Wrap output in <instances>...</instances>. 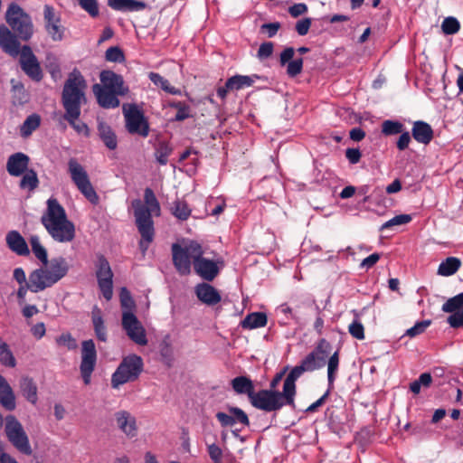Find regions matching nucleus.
<instances>
[{
  "instance_id": "4c0bfd02",
  "label": "nucleus",
  "mask_w": 463,
  "mask_h": 463,
  "mask_svg": "<svg viewBox=\"0 0 463 463\" xmlns=\"http://www.w3.org/2000/svg\"><path fill=\"white\" fill-rule=\"evenodd\" d=\"M19 187L29 192L34 191L39 185V179L33 169H29L22 175Z\"/></svg>"
},
{
  "instance_id": "473e14b6",
  "label": "nucleus",
  "mask_w": 463,
  "mask_h": 463,
  "mask_svg": "<svg viewBox=\"0 0 463 463\" xmlns=\"http://www.w3.org/2000/svg\"><path fill=\"white\" fill-rule=\"evenodd\" d=\"M232 386L236 393L247 394L250 400L255 392L252 381L246 376H238L232 379Z\"/></svg>"
},
{
  "instance_id": "6ab92c4d",
  "label": "nucleus",
  "mask_w": 463,
  "mask_h": 463,
  "mask_svg": "<svg viewBox=\"0 0 463 463\" xmlns=\"http://www.w3.org/2000/svg\"><path fill=\"white\" fill-rule=\"evenodd\" d=\"M30 158L27 155L17 152L11 155L6 162V170L12 176H21L28 169Z\"/></svg>"
},
{
  "instance_id": "423d86ee",
  "label": "nucleus",
  "mask_w": 463,
  "mask_h": 463,
  "mask_svg": "<svg viewBox=\"0 0 463 463\" xmlns=\"http://www.w3.org/2000/svg\"><path fill=\"white\" fill-rule=\"evenodd\" d=\"M68 173L73 184L86 199L91 203L97 204L99 203V195L90 183L87 171L76 158L69 160Z\"/></svg>"
},
{
  "instance_id": "2f4dec72",
  "label": "nucleus",
  "mask_w": 463,
  "mask_h": 463,
  "mask_svg": "<svg viewBox=\"0 0 463 463\" xmlns=\"http://www.w3.org/2000/svg\"><path fill=\"white\" fill-rule=\"evenodd\" d=\"M108 5L117 11H139L146 7V4L137 0H108Z\"/></svg>"
},
{
  "instance_id": "f8f14e48",
  "label": "nucleus",
  "mask_w": 463,
  "mask_h": 463,
  "mask_svg": "<svg viewBox=\"0 0 463 463\" xmlns=\"http://www.w3.org/2000/svg\"><path fill=\"white\" fill-rule=\"evenodd\" d=\"M97 363V352L93 340H86L81 344V362L80 371L86 385L90 383L91 374Z\"/></svg>"
},
{
  "instance_id": "f257e3e1",
  "label": "nucleus",
  "mask_w": 463,
  "mask_h": 463,
  "mask_svg": "<svg viewBox=\"0 0 463 463\" xmlns=\"http://www.w3.org/2000/svg\"><path fill=\"white\" fill-rule=\"evenodd\" d=\"M86 80L78 70H73L66 80L62 93L61 103L65 113L63 118L79 133L89 135L88 126L78 121L80 116V107L86 102Z\"/></svg>"
},
{
  "instance_id": "a18cd8bd",
  "label": "nucleus",
  "mask_w": 463,
  "mask_h": 463,
  "mask_svg": "<svg viewBox=\"0 0 463 463\" xmlns=\"http://www.w3.org/2000/svg\"><path fill=\"white\" fill-rule=\"evenodd\" d=\"M41 118L37 114H32L24 120L21 127V134L23 137L30 136L33 130L40 126Z\"/></svg>"
},
{
  "instance_id": "ea45409f",
  "label": "nucleus",
  "mask_w": 463,
  "mask_h": 463,
  "mask_svg": "<svg viewBox=\"0 0 463 463\" xmlns=\"http://www.w3.org/2000/svg\"><path fill=\"white\" fill-rule=\"evenodd\" d=\"M149 80L157 87H160L162 90H164L165 92L176 95L180 94V90L173 86L170 85L169 81L163 78L160 74L156 72H150Z\"/></svg>"
},
{
  "instance_id": "a19ab883",
  "label": "nucleus",
  "mask_w": 463,
  "mask_h": 463,
  "mask_svg": "<svg viewBox=\"0 0 463 463\" xmlns=\"http://www.w3.org/2000/svg\"><path fill=\"white\" fill-rule=\"evenodd\" d=\"M30 244L32 251L35 257L43 262V264H48V255L46 249L41 244L40 239L36 235H33L30 238Z\"/></svg>"
},
{
  "instance_id": "774afa93",
  "label": "nucleus",
  "mask_w": 463,
  "mask_h": 463,
  "mask_svg": "<svg viewBox=\"0 0 463 463\" xmlns=\"http://www.w3.org/2000/svg\"><path fill=\"white\" fill-rule=\"evenodd\" d=\"M307 12V6L306 4L299 3L294 4L288 8V13L292 17H298Z\"/></svg>"
},
{
  "instance_id": "c756f323",
  "label": "nucleus",
  "mask_w": 463,
  "mask_h": 463,
  "mask_svg": "<svg viewBox=\"0 0 463 463\" xmlns=\"http://www.w3.org/2000/svg\"><path fill=\"white\" fill-rule=\"evenodd\" d=\"M0 404L7 411L15 409V397L7 381L0 374Z\"/></svg>"
},
{
  "instance_id": "09e8293b",
  "label": "nucleus",
  "mask_w": 463,
  "mask_h": 463,
  "mask_svg": "<svg viewBox=\"0 0 463 463\" xmlns=\"http://www.w3.org/2000/svg\"><path fill=\"white\" fill-rule=\"evenodd\" d=\"M338 364H339V354L338 351L335 352L329 358L327 363V379L329 385H332L335 378V373L338 370Z\"/></svg>"
},
{
  "instance_id": "f3484780",
  "label": "nucleus",
  "mask_w": 463,
  "mask_h": 463,
  "mask_svg": "<svg viewBox=\"0 0 463 463\" xmlns=\"http://www.w3.org/2000/svg\"><path fill=\"white\" fill-rule=\"evenodd\" d=\"M295 54V49L293 47H287L280 53L279 62L282 66L287 64V74L294 78L301 73L303 69V59L298 58L292 60Z\"/></svg>"
},
{
  "instance_id": "e433bc0d",
  "label": "nucleus",
  "mask_w": 463,
  "mask_h": 463,
  "mask_svg": "<svg viewBox=\"0 0 463 463\" xmlns=\"http://www.w3.org/2000/svg\"><path fill=\"white\" fill-rule=\"evenodd\" d=\"M267 316L261 312H255L249 314L246 317L241 321V325L243 328L253 329L258 327H262L267 325Z\"/></svg>"
},
{
  "instance_id": "e2e57ef3",
  "label": "nucleus",
  "mask_w": 463,
  "mask_h": 463,
  "mask_svg": "<svg viewBox=\"0 0 463 463\" xmlns=\"http://www.w3.org/2000/svg\"><path fill=\"white\" fill-rule=\"evenodd\" d=\"M173 107H175L177 109V112L175 114V120L183 121L190 117L189 107L185 104L177 102L173 104Z\"/></svg>"
},
{
  "instance_id": "0eeeda50",
  "label": "nucleus",
  "mask_w": 463,
  "mask_h": 463,
  "mask_svg": "<svg viewBox=\"0 0 463 463\" xmlns=\"http://www.w3.org/2000/svg\"><path fill=\"white\" fill-rule=\"evenodd\" d=\"M5 423V432L9 442L19 452L27 456L32 455L33 449L29 438L21 422L14 415H7Z\"/></svg>"
},
{
  "instance_id": "69168bd1",
  "label": "nucleus",
  "mask_w": 463,
  "mask_h": 463,
  "mask_svg": "<svg viewBox=\"0 0 463 463\" xmlns=\"http://www.w3.org/2000/svg\"><path fill=\"white\" fill-rule=\"evenodd\" d=\"M274 45L271 42H267L262 44H260L259 50H258V57L260 59H267L269 56H271L273 52Z\"/></svg>"
},
{
  "instance_id": "79ce46f5",
  "label": "nucleus",
  "mask_w": 463,
  "mask_h": 463,
  "mask_svg": "<svg viewBox=\"0 0 463 463\" xmlns=\"http://www.w3.org/2000/svg\"><path fill=\"white\" fill-rule=\"evenodd\" d=\"M171 212L174 216L181 221H185L191 215V209L184 201L176 200L173 203Z\"/></svg>"
},
{
  "instance_id": "c03bdc74",
  "label": "nucleus",
  "mask_w": 463,
  "mask_h": 463,
  "mask_svg": "<svg viewBox=\"0 0 463 463\" xmlns=\"http://www.w3.org/2000/svg\"><path fill=\"white\" fill-rule=\"evenodd\" d=\"M0 363L7 367H14L16 361L6 343L0 339Z\"/></svg>"
},
{
  "instance_id": "a211bd4d",
  "label": "nucleus",
  "mask_w": 463,
  "mask_h": 463,
  "mask_svg": "<svg viewBox=\"0 0 463 463\" xmlns=\"http://www.w3.org/2000/svg\"><path fill=\"white\" fill-rule=\"evenodd\" d=\"M0 47L12 57H16L21 52L16 36L4 24L0 25Z\"/></svg>"
},
{
  "instance_id": "6e6d98bb",
  "label": "nucleus",
  "mask_w": 463,
  "mask_h": 463,
  "mask_svg": "<svg viewBox=\"0 0 463 463\" xmlns=\"http://www.w3.org/2000/svg\"><path fill=\"white\" fill-rule=\"evenodd\" d=\"M106 60L112 62H122L125 56L122 50L118 46L109 47L105 53Z\"/></svg>"
},
{
  "instance_id": "9b49d317",
  "label": "nucleus",
  "mask_w": 463,
  "mask_h": 463,
  "mask_svg": "<svg viewBox=\"0 0 463 463\" xmlns=\"http://www.w3.org/2000/svg\"><path fill=\"white\" fill-rule=\"evenodd\" d=\"M121 325L128 338L138 345H146V332L134 312H122Z\"/></svg>"
},
{
  "instance_id": "393cba45",
  "label": "nucleus",
  "mask_w": 463,
  "mask_h": 463,
  "mask_svg": "<svg viewBox=\"0 0 463 463\" xmlns=\"http://www.w3.org/2000/svg\"><path fill=\"white\" fill-rule=\"evenodd\" d=\"M195 294L200 301L208 306H214L222 299L218 290L212 285L204 282L195 287Z\"/></svg>"
},
{
  "instance_id": "0e129e2a",
  "label": "nucleus",
  "mask_w": 463,
  "mask_h": 463,
  "mask_svg": "<svg viewBox=\"0 0 463 463\" xmlns=\"http://www.w3.org/2000/svg\"><path fill=\"white\" fill-rule=\"evenodd\" d=\"M311 23H312L311 18H303V19L298 21L296 24L297 33L301 36L306 35L309 31Z\"/></svg>"
},
{
  "instance_id": "c85d7f7f",
  "label": "nucleus",
  "mask_w": 463,
  "mask_h": 463,
  "mask_svg": "<svg viewBox=\"0 0 463 463\" xmlns=\"http://www.w3.org/2000/svg\"><path fill=\"white\" fill-rule=\"evenodd\" d=\"M411 135L417 142L428 145L433 138V130L427 122L418 120L413 123Z\"/></svg>"
},
{
  "instance_id": "4be33fe9",
  "label": "nucleus",
  "mask_w": 463,
  "mask_h": 463,
  "mask_svg": "<svg viewBox=\"0 0 463 463\" xmlns=\"http://www.w3.org/2000/svg\"><path fill=\"white\" fill-rule=\"evenodd\" d=\"M194 269L195 272L204 280L212 281L219 273V269L213 260L203 257L196 258Z\"/></svg>"
},
{
  "instance_id": "13d9d810",
  "label": "nucleus",
  "mask_w": 463,
  "mask_h": 463,
  "mask_svg": "<svg viewBox=\"0 0 463 463\" xmlns=\"http://www.w3.org/2000/svg\"><path fill=\"white\" fill-rule=\"evenodd\" d=\"M12 83V90L14 93V98L18 99L20 104L26 101V92L24 85L20 81H15L14 80H11Z\"/></svg>"
},
{
  "instance_id": "ddd939ff",
  "label": "nucleus",
  "mask_w": 463,
  "mask_h": 463,
  "mask_svg": "<svg viewBox=\"0 0 463 463\" xmlns=\"http://www.w3.org/2000/svg\"><path fill=\"white\" fill-rule=\"evenodd\" d=\"M96 276L103 297L107 300H110L113 295V273L104 256L99 257Z\"/></svg>"
},
{
  "instance_id": "49530a36",
  "label": "nucleus",
  "mask_w": 463,
  "mask_h": 463,
  "mask_svg": "<svg viewBox=\"0 0 463 463\" xmlns=\"http://www.w3.org/2000/svg\"><path fill=\"white\" fill-rule=\"evenodd\" d=\"M432 383V377L430 373H423L420 375L419 379L412 382L410 384V390L414 394H419L420 392L421 386L424 388L430 387Z\"/></svg>"
},
{
  "instance_id": "680f3d73",
  "label": "nucleus",
  "mask_w": 463,
  "mask_h": 463,
  "mask_svg": "<svg viewBox=\"0 0 463 463\" xmlns=\"http://www.w3.org/2000/svg\"><path fill=\"white\" fill-rule=\"evenodd\" d=\"M229 412L234 417L235 422L238 421L245 426L250 425V420L247 414L240 408L229 407Z\"/></svg>"
},
{
  "instance_id": "1a4fd4ad",
  "label": "nucleus",
  "mask_w": 463,
  "mask_h": 463,
  "mask_svg": "<svg viewBox=\"0 0 463 463\" xmlns=\"http://www.w3.org/2000/svg\"><path fill=\"white\" fill-rule=\"evenodd\" d=\"M123 115L126 121V128L130 134H137L146 137L149 134V125L143 111L136 104H123Z\"/></svg>"
},
{
  "instance_id": "aec40b11",
  "label": "nucleus",
  "mask_w": 463,
  "mask_h": 463,
  "mask_svg": "<svg viewBox=\"0 0 463 463\" xmlns=\"http://www.w3.org/2000/svg\"><path fill=\"white\" fill-rule=\"evenodd\" d=\"M28 280L30 281L31 291L34 293L43 291L54 285L52 279L44 268L36 269L31 272Z\"/></svg>"
},
{
  "instance_id": "2eb2a0df",
  "label": "nucleus",
  "mask_w": 463,
  "mask_h": 463,
  "mask_svg": "<svg viewBox=\"0 0 463 463\" xmlns=\"http://www.w3.org/2000/svg\"><path fill=\"white\" fill-rule=\"evenodd\" d=\"M445 313L451 315L447 318V322L453 328L463 326V293L449 298L441 307Z\"/></svg>"
},
{
  "instance_id": "de8ad7c7",
  "label": "nucleus",
  "mask_w": 463,
  "mask_h": 463,
  "mask_svg": "<svg viewBox=\"0 0 463 463\" xmlns=\"http://www.w3.org/2000/svg\"><path fill=\"white\" fill-rule=\"evenodd\" d=\"M404 126L394 120H384L382 124V132L385 136H392L400 134L403 131Z\"/></svg>"
},
{
  "instance_id": "4468645a",
  "label": "nucleus",
  "mask_w": 463,
  "mask_h": 463,
  "mask_svg": "<svg viewBox=\"0 0 463 463\" xmlns=\"http://www.w3.org/2000/svg\"><path fill=\"white\" fill-rule=\"evenodd\" d=\"M19 62L24 72L33 80L40 81L43 79L40 63L30 46L21 48Z\"/></svg>"
},
{
  "instance_id": "f704fd0d",
  "label": "nucleus",
  "mask_w": 463,
  "mask_h": 463,
  "mask_svg": "<svg viewBox=\"0 0 463 463\" xmlns=\"http://www.w3.org/2000/svg\"><path fill=\"white\" fill-rule=\"evenodd\" d=\"M257 78V75H235L227 80V88L232 90V91L240 90L252 86L255 81L254 79Z\"/></svg>"
},
{
  "instance_id": "8fccbe9b",
  "label": "nucleus",
  "mask_w": 463,
  "mask_h": 463,
  "mask_svg": "<svg viewBox=\"0 0 463 463\" xmlns=\"http://www.w3.org/2000/svg\"><path fill=\"white\" fill-rule=\"evenodd\" d=\"M441 29L445 34H455L459 31L460 24L457 18L449 16L443 20L441 24Z\"/></svg>"
},
{
  "instance_id": "bf43d9fd",
  "label": "nucleus",
  "mask_w": 463,
  "mask_h": 463,
  "mask_svg": "<svg viewBox=\"0 0 463 463\" xmlns=\"http://www.w3.org/2000/svg\"><path fill=\"white\" fill-rule=\"evenodd\" d=\"M45 26L49 35L53 41H61L62 39V28L59 24V20L46 24Z\"/></svg>"
},
{
  "instance_id": "7c9ffc66",
  "label": "nucleus",
  "mask_w": 463,
  "mask_h": 463,
  "mask_svg": "<svg viewBox=\"0 0 463 463\" xmlns=\"http://www.w3.org/2000/svg\"><path fill=\"white\" fill-rule=\"evenodd\" d=\"M98 133L104 145L110 150L118 146V139L115 132L107 123L100 121L98 124Z\"/></svg>"
},
{
  "instance_id": "cd10ccee",
  "label": "nucleus",
  "mask_w": 463,
  "mask_h": 463,
  "mask_svg": "<svg viewBox=\"0 0 463 463\" xmlns=\"http://www.w3.org/2000/svg\"><path fill=\"white\" fill-rule=\"evenodd\" d=\"M45 266L44 269H47L54 284L64 278L69 271V264L63 257L52 259L49 266Z\"/></svg>"
},
{
  "instance_id": "3c124183",
  "label": "nucleus",
  "mask_w": 463,
  "mask_h": 463,
  "mask_svg": "<svg viewBox=\"0 0 463 463\" xmlns=\"http://www.w3.org/2000/svg\"><path fill=\"white\" fill-rule=\"evenodd\" d=\"M119 297L123 312H133L134 308L136 307V304L130 295V292L126 288H122Z\"/></svg>"
},
{
  "instance_id": "b1692460",
  "label": "nucleus",
  "mask_w": 463,
  "mask_h": 463,
  "mask_svg": "<svg viewBox=\"0 0 463 463\" xmlns=\"http://www.w3.org/2000/svg\"><path fill=\"white\" fill-rule=\"evenodd\" d=\"M93 93L99 105L104 109H114L119 106V99H118L119 95L112 90L101 88L99 84L93 86Z\"/></svg>"
},
{
  "instance_id": "5fc2aeb1",
  "label": "nucleus",
  "mask_w": 463,
  "mask_h": 463,
  "mask_svg": "<svg viewBox=\"0 0 463 463\" xmlns=\"http://www.w3.org/2000/svg\"><path fill=\"white\" fill-rule=\"evenodd\" d=\"M411 221V216L409 214L396 215L393 218H392L391 220L384 222L382 225L381 230L383 231V230L389 229L393 226L406 224V223L410 222Z\"/></svg>"
},
{
  "instance_id": "a878e982",
  "label": "nucleus",
  "mask_w": 463,
  "mask_h": 463,
  "mask_svg": "<svg viewBox=\"0 0 463 463\" xmlns=\"http://www.w3.org/2000/svg\"><path fill=\"white\" fill-rule=\"evenodd\" d=\"M115 420L118 427L128 437L133 438L137 435L136 419L127 411H119L115 413Z\"/></svg>"
},
{
  "instance_id": "dca6fc26",
  "label": "nucleus",
  "mask_w": 463,
  "mask_h": 463,
  "mask_svg": "<svg viewBox=\"0 0 463 463\" xmlns=\"http://www.w3.org/2000/svg\"><path fill=\"white\" fill-rule=\"evenodd\" d=\"M101 88L112 90L120 96L128 92V88L124 85L122 76L111 71H103L100 73Z\"/></svg>"
},
{
  "instance_id": "6e6552de",
  "label": "nucleus",
  "mask_w": 463,
  "mask_h": 463,
  "mask_svg": "<svg viewBox=\"0 0 463 463\" xmlns=\"http://www.w3.org/2000/svg\"><path fill=\"white\" fill-rule=\"evenodd\" d=\"M6 22L15 33L16 36L24 41H27L33 34V24L31 18L23 9L12 4L6 11Z\"/></svg>"
},
{
  "instance_id": "37998d69",
  "label": "nucleus",
  "mask_w": 463,
  "mask_h": 463,
  "mask_svg": "<svg viewBox=\"0 0 463 463\" xmlns=\"http://www.w3.org/2000/svg\"><path fill=\"white\" fill-rule=\"evenodd\" d=\"M92 322L97 338L105 342L107 340V331L99 309L93 311Z\"/></svg>"
},
{
  "instance_id": "338daca9",
  "label": "nucleus",
  "mask_w": 463,
  "mask_h": 463,
  "mask_svg": "<svg viewBox=\"0 0 463 463\" xmlns=\"http://www.w3.org/2000/svg\"><path fill=\"white\" fill-rule=\"evenodd\" d=\"M400 134L401 136L397 140L396 146L400 151H403L406 148H408L409 144L411 141V138L408 131H402Z\"/></svg>"
},
{
  "instance_id": "f03ea898",
  "label": "nucleus",
  "mask_w": 463,
  "mask_h": 463,
  "mask_svg": "<svg viewBox=\"0 0 463 463\" xmlns=\"http://www.w3.org/2000/svg\"><path fill=\"white\" fill-rule=\"evenodd\" d=\"M144 200L146 205L138 199L132 202L136 224L141 235L139 248L143 254L146 253L149 244L154 240L155 230L152 214L156 216L160 214L159 203L151 188L147 187L145 189Z\"/></svg>"
},
{
  "instance_id": "4d7b16f0",
  "label": "nucleus",
  "mask_w": 463,
  "mask_h": 463,
  "mask_svg": "<svg viewBox=\"0 0 463 463\" xmlns=\"http://www.w3.org/2000/svg\"><path fill=\"white\" fill-rule=\"evenodd\" d=\"M80 6L91 17L99 15V5L97 0H77Z\"/></svg>"
},
{
  "instance_id": "9d476101",
  "label": "nucleus",
  "mask_w": 463,
  "mask_h": 463,
  "mask_svg": "<svg viewBox=\"0 0 463 463\" xmlns=\"http://www.w3.org/2000/svg\"><path fill=\"white\" fill-rule=\"evenodd\" d=\"M253 407L265 411H275L280 410L287 404V396L275 390H261L254 392L250 399Z\"/></svg>"
},
{
  "instance_id": "412c9836",
  "label": "nucleus",
  "mask_w": 463,
  "mask_h": 463,
  "mask_svg": "<svg viewBox=\"0 0 463 463\" xmlns=\"http://www.w3.org/2000/svg\"><path fill=\"white\" fill-rule=\"evenodd\" d=\"M307 372L302 364L295 366L288 374L284 381V394L287 396V404L293 405L296 395V381L305 373Z\"/></svg>"
},
{
  "instance_id": "052dcab7",
  "label": "nucleus",
  "mask_w": 463,
  "mask_h": 463,
  "mask_svg": "<svg viewBox=\"0 0 463 463\" xmlns=\"http://www.w3.org/2000/svg\"><path fill=\"white\" fill-rule=\"evenodd\" d=\"M348 332L358 340L364 339V327L359 320H354L349 325Z\"/></svg>"
},
{
  "instance_id": "72a5a7b5",
  "label": "nucleus",
  "mask_w": 463,
  "mask_h": 463,
  "mask_svg": "<svg viewBox=\"0 0 463 463\" xmlns=\"http://www.w3.org/2000/svg\"><path fill=\"white\" fill-rule=\"evenodd\" d=\"M19 386L23 395L26 398V400L29 402L35 404L37 402L38 396L37 386L34 381L28 376L22 377L19 383Z\"/></svg>"
},
{
  "instance_id": "39448f33",
  "label": "nucleus",
  "mask_w": 463,
  "mask_h": 463,
  "mask_svg": "<svg viewBox=\"0 0 463 463\" xmlns=\"http://www.w3.org/2000/svg\"><path fill=\"white\" fill-rule=\"evenodd\" d=\"M173 262L176 270L181 275H187L191 271V260L193 264L196 258L203 254L202 246L196 241H190L184 247L177 243L172 245Z\"/></svg>"
},
{
  "instance_id": "864d4df0",
  "label": "nucleus",
  "mask_w": 463,
  "mask_h": 463,
  "mask_svg": "<svg viewBox=\"0 0 463 463\" xmlns=\"http://www.w3.org/2000/svg\"><path fill=\"white\" fill-rule=\"evenodd\" d=\"M431 320H422L417 322L412 327L406 330L404 335L413 338L419 335H421L430 326Z\"/></svg>"
},
{
  "instance_id": "c9c22d12",
  "label": "nucleus",
  "mask_w": 463,
  "mask_h": 463,
  "mask_svg": "<svg viewBox=\"0 0 463 463\" xmlns=\"http://www.w3.org/2000/svg\"><path fill=\"white\" fill-rule=\"evenodd\" d=\"M461 267V260L456 257H448L438 268V275L449 277L454 275Z\"/></svg>"
},
{
  "instance_id": "5701e85b",
  "label": "nucleus",
  "mask_w": 463,
  "mask_h": 463,
  "mask_svg": "<svg viewBox=\"0 0 463 463\" xmlns=\"http://www.w3.org/2000/svg\"><path fill=\"white\" fill-rule=\"evenodd\" d=\"M328 345L325 339H322L315 351L308 354L301 362V364L307 372L315 371L325 365V355L322 350L323 345Z\"/></svg>"
},
{
  "instance_id": "bb28decb",
  "label": "nucleus",
  "mask_w": 463,
  "mask_h": 463,
  "mask_svg": "<svg viewBox=\"0 0 463 463\" xmlns=\"http://www.w3.org/2000/svg\"><path fill=\"white\" fill-rule=\"evenodd\" d=\"M5 241L8 248L19 256H27L30 253L25 240L17 231L7 232Z\"/></svg>"
},
{
  "instance_id": "7ed1b4c3",
  "label": "nucleus",
  "mask_w": 463,
  "mask_h": 463,
  "mask_svg": "<svg viewBox=\"0 0 463 463\" xmlns=\"http://www.w3.org/2000/svg\"><path fill=\"white\" fill-rule=\"evenodd\" d=\"M41 222L57 242H71L76 235L75 225L67 217L64 208L55 198H49Z\"/></svg>"
},
{
  "instance_id": "20e7f679",
  "label": "nucleus",
  "mask_w": 463,
  "mask_h": 463,
  "mask_svg": "<svg viewBox=\"0 0 463 463\" xmlns=\"http://www.w3.org/2000/svg\"><path fill=\"white\" fill-rule=\"evenodd\" d=\"M144 363L141 356L128 354L123 357L111 376V386L118 389L120 385L136 381L143 372Z\"/></svg>"
},
{
  "instance_id": "603ef678",
  "label": "nucleus",
  "mask_w": 463,
  "mask_h": 463,
  "mask_svg": "<svg viewBox=\"0 0 463 463\" xmlns=\"http://www.w3.org/2000/svg\"><path fill=\"white\" fill-rule=\"evenodd\" d=\"M59 346H65L68 350H75L78 347L76 339L70 333H63L55 339Z\"/></svg>"
},
{
  "instance_id": "58836bf2",
  "label": "nucleus",
  "mask_w": 463,
  "mask_h": 463,
  "mask_svg": "<svg viewBox=\"0 0 463 463\" xmlns=\"http://www.w3.org/2000/svg\"><path fill=\"white\" fill-rule=\"evenodd\" d=\"M172 146L165 141H160L155 149V157L158 164L165 165L168 162V156L172 154Z\"/></svg>"
}]
</instances>
